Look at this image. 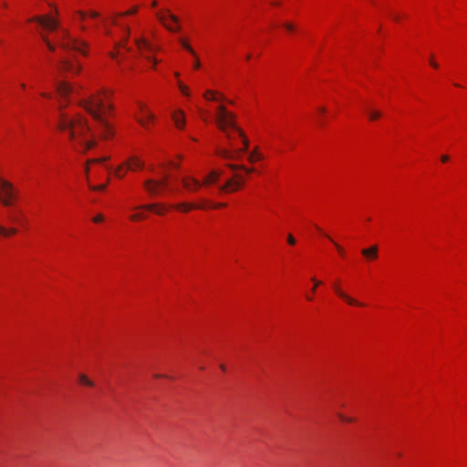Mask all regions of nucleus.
I'll list each match as a JSON object with an SVG mask.
<instances>
[{
    "instance_id": "nucleus-11",
    "label": "nucleus",
    "mask_w": 467,
    "mask_h": 467,
    "mask_svg": "<svg viewBox=\"0 0 467 467\" xmlns=\"http://www.w3.org/2000/svg\"><path fill=\"white\" fill-rule=\"evenodd\" d=\"M157 19L171 32H178L180 30L179 19L172 15L168 9H161L155 14Z\"/></svg>"
},
{
    "instance_id": "nucleus-27",
    "label": "nucleus",
    "mask_w": 467,
    "mask_h": 467,
    "mask_svg": "<svg viewBox=\"0 0 467 467\" xmlns=\"http://www.w3.org/2000/svg\"><path fill=\"white\" fill-rule=\"evenodd\" d=\"M367 114L368 116L369 120L374 121L380 118L381 114L379 111L374 109H368Z\"/></svg>"
},
{
    "instance_id": "nucleus-8",
    "label": "nucleus",
    "mask_w": 467,
    "mask_h": 467,
    "mask_svg": "<svg viewBox=\"0 0 467 467\" xmlns=\"http://www.w3.org/2000/svg\"><path fill=\"white\" fill-rule=\"evenodd\" d=\"M133 115L137 122L146 130H150L155 125L156 115L142 101L136 102Z\"/></svg>"
},
{
    "instance_id": "nucleus-32",
    "label": "nucleus",
    "mask_w": 467,
    "mask_h": 467,
    "mask_svg": "<svg viewBox=\"0 0 467 467\" xmlns=\"http://www.w3.org/2000/svg\"><path fill=\"white\" fill-rule=\"evenodd\" d=\"M287 243L290 245H295L296 243V238L292 234H288V236H287Z\"/></svg>"
},
{
    "instance_id": "nucleus-3",
    "label": "nucleus",
    "mask_w": 467,
    "mask_h": 467,
    "mask_svg": "<svg viewBox=\"0 0 467 467\" xmlns=\"http://www.w3.org/2000/svg\"><path fill=\"white\" fill-rule=\"evenodd\" d=\"M203 98L211 106L208 111L213 110V119L218 128L224 133L229 141V148L222 147L217 150V155L227 161H242L244 157L254 164L263 160V154L257 150L248 153L249 141L243 131L236 126L234 116L223 105V97L221 93L207 90Z\"/></svg>"
},
{
    "instance_id": "nucleus-17",
    "label": "nucleus",
    "mask_w": 467,
    "mask_h": 467,
    "mask_svg": "<svg viewBox=\"0 0 467 467\" xmlns=\"http://www.w3.org/2000/svg\"><path fill=\"white\" fill-rule=\"evenodd\" d=\"M28 85L31 89L45 88V84L38 77H32L28 79Z\"/></svg>"
},
{
    "instance_id": "nucleus-19",
    "label": "nucleus",
    "mask_w": 467,
    "mask_h": 467,
    "mask_svg": "<svg viewBox=\"0 0 467 467\" xmlns=\"http://www.w3.org/2000/svg\"><path fill=\"white\" fill-rule=\"evenodd\" d=\"M17 233V229L14 227L6 228L0 224V236L9 237L15 235Z\"/></svg>"
},
{
    "instance_id": "nucleus-30",
    "label": "nucleus",
    "mask_w": 467,
    "mask_h": 467,
    "mask_svg": "<svg viewBox=\"0 0 467 467\" xmlns=\"http://www.w3.org/2000/svg\"><path fill=\"white\" fill-rule=\"evenodd\" d=\"M268 5L272 8H279L282 6L283 3L280 0H269Z\"/></svg>"
},
{
    "instance_id": "nucleus-12",
    "label": "nucleus",
    "mask_w": 467,
    "mask_h": 467,
    "mask_svg": "<svg viewBox=\"0 0 467 467\" xmlns=\"http://www.w3.org/2000/svg\"><path fill=\"white\" fill-rule=\"evenodd\" d=\"M143 167L144 162L139 157L132 156L114 170V175L118 178H123L128 171L141 170Z\"/></svg>"
},
{
    "instance_id": "nucleus-41",
    "label": "nucleus",
    "mask_w": 467,
    "mask_h": 467,
    "mask_svg": "<svg viewBox=\"0 0 467 467\" xmlns=\"http://www.w3.org/2000/svg\"><path fill=\"white\" fill-rule=\"evenodd\" d=\"M152 7H155L157 5V2L154 0L151 4Z\"/></svg>"
},
{
    "instance_id": "nucleus-22",
    "label": "nucleus",
    "mask_w": 467,
    "mask_h": 467,
    "mask_svg": "<svg viewBox=\"0 0 467 467\" xmlns=\"http://www.w3.org/2000/svg\"><path fill=\"white\" fill-rule=\"evenodd\" d=\"M280 26L284 28L287 33H295L296 30V25L288 21L282 22Z\"/></svg>"
},
{
    "instance_id": "nucleus-40",
    "label": "nucleus",
    "mask_w": 467,
    "mask_h": 467,
    "mask_svg": "<svg viewBox=\"0 0 467 467\" xmlns=\"http://www.w3.org/2000/svg\"><path fill=\"white\" fill-rule=\"evenodd\" d=\"M174 76H175L176 78H179V77H180L179 72H174Z\"/></svg>"
},
{
    "instance_id": "nucleus-10",
    "label": "nucleus",
    "mask_w": 467,
    "mask_h": 467,
    "mask_svg": "<svg viewBox=\"0 0 467 467\" xmlns=\"http://www.w3.org/2000/svg\"><path fill=\"white\" fill-rule=\"evenodd\" d=\"M18 199V190L8 181L0 179V201L4 206H13Z\"/></svg>"
},
{
    "instance_id": "nucleus-34",
    "label": "nucleus",
    "mask_w": 467,
    "mask_h": 467,
    "mask_svg": "<svg viewBox=\"0 0 467 467\" xmlns=\"http://www.w3.org/2000/svg\"><path fill=\"white\" fill-rule=\"evenodd\" d=\"M200 114H201V117H202L204 120H206V119H207L208 117H212L211 115H209L208 111H202V110H201Z\"/></svg>"
},
{
    "instance_id": "nucleus-38",
    "label": "nucleus",
    "mask_w": 467,
    "mask_h": 467,
    "mask_svg": "<svg viewBox=\"0 0 467 467\" xmlns=\"http://www.w3.org/2000/svg\"><path fill=\"white\" fill-rule=\"evenodd\" d=\"M3 6H4V8L7 9L8 8V4L6 2H4L3 3Z\"/></svg>"
},
{
    "instance_id": "nucleus-15",
    "label": "nucleus",
    "mask_w": 467,
    "mask_h": 467,
    "mask_svg": "<svg viewBox=\"0 0 467 467\" xmlns=\"http://www.w3.org/2000/svg\"><path fill=\"white\" fill-rule=\"evenodd\" d=\"M333 290L335 294L341 298L343 301H345L348 305L352 306H364V304L354 297L348 295L346 292H344L339 285V283L336 282L332 285Z\"/></svg>"
},
{
    "instance_id": "nucleus-13",
    "label": "nucleus",
    "mask_w": 467,
    "mask_h": 467,
    "mask_svg": "<svg viewBox=\"0 0 467 467\" xmlns=\"http://www.w3.org/2000/svg\"><path fill=\"white\" fill-rule=\"evenodd\" d=\"M81 69V66L78 60L71 58L69 57H62L57 66V70L59 73L68 74V75H77Z\"/></svg>"
},
{
    "instance_id": "nucleus-9",
    "label": "nucleus",
    "mask_w": 467,
    "mask_h": 467,
    "mask_svg": "<svg viewBox=\"0 0 467 467\" xmlns=\"http://www.w3.org/2000/svg\"><path fill=\"white\" fill-rule=\"evenodd\" d=\"M167 207L164 203H151L144 206L135 207L134 211L129 215V219L133 222H139L146 218L148 212L154 213L158 215L167 213Z\"/></svg>"
},
{
    "instance_id": "nucleus-7",
    "label": "nucleus",
    "mask_w": 467,
    "mask_h": 467,
    "mask_svg": "<svg viewBox=\"0 0 467 467\" xmlns=\"http://www.w3.org/2000/svg\"><path fill=\"white\" fill-rule=\"evenodd\" d=\"M112 167L108 163L107 157L87 161L85 174L88 185L92 191L102 192L108 185V177Z\"/></svg>"
},
{
    "instance_id": "nucleus-20",
    "label": "nucleus",
    "mask_w": 467,
    "mask_h": 467,
    "mask_svg": "<svg viewBox=\"0 0 467 467\" xmlns=\"http://www.w3.org/2000/svg\"><path fill=\"white\" fill-rule=\"evenodd\" d=\"M311 281L314 283V285H313V287H312V289H311V295H306V299L307 301H313V300H314V294L316 293L317 288L320 285H322V282H321V281H319V280H317V278H315V277H312V278H311Z\"/></svg>"
},
{
    "instance_id": "nucleus-28",
    "label": "nucleus",
    "mask_w": 467,
    "mask_h": 467,
    "mask_svg": "<svg viewBox=\"0 0 467 467\" xmlns=\"http://www.w3.org/2000/svg\"><path fill=\"white\" fill-rule=\"evenodd\" d=\"M324 234V236H326L327 238H328V239H329V240L334 244V245L336 246V248H337V253L339 254V255H340L341 257H344V256H345V251H344L343 247H342V246H340V245H339L338 244H337L336 242H334V241L332 240V238H331L329 235L325 234Z\"/></svg>"
},
{
    "instance_id": "nucleus-18",
    "label": "nucleus",
    "mask_w": 467,
    "mask_h": 467,
    "mask_svg": "<svg viewBox=\"0 0 467 467\" xmlns=\"http://www.w3.org/2000/svg\"><path fill=\"white\" fill-rule=\"evenodd\" d=\"M362 254L368 258V259H376L378 257V248L377 246H372V247H369V248H366V249H363L361 251Z\"/></svg>"
},
{
    "instance_id": "nucleus-25",
    "label": "nucleus",
    "mask_w": 467,
    "mask_h": 467,
    "mask_svg": "<svg viewBox=\"0 0 467 467\" xmlns=\"http://www.w3.org/2000/svg\"><path fill=\"white\" fill-rule=\"evenodd\" d=\"M326 112H327V109L325 107H319L317 109V122L319 126H322L324 124L323 117L325 116Z\"/></svg>"
},
{
    "instance_id": "nucleus-5",
    "label": "nucleus",
    "mask_w": 467,
    "mask_h": 467,
    "mask_svg": "<svg viewBox=\"0 0 467 467\" xmlns=\"http://www.w3.org/2000/svg\"><path fill=\"white\" fill-rule=\"evenodd\" d=\"M31 22L35 24L50 51L59 48L68 56L71 54L86 56L88 54L86 42L72 38L66 29L59 26L58 22L53 16H39L34 17Z\"/></svg>"
},
{
    "instance_id": "nucleus-24",
    "label": "nucleus",
    "mask_w": 467,
    "mask_h": 467,
    "mask_svg": "<svg viewBox=\"0 0 467 467\" xmlns=\"http://www.w3.org/2000/svg\"><path fill=\"white\" fill-rule=\"evenodd\" d=\"M179 42L181 46L187 50L192 57H196V53L193 48L190 46V44L183 38H180Z\"/></svg>"
},
{
    "instance_id": "nucleus-21",
    "label": "nucleus",
    "mask_w": 467,
    "mask_h": 467,
    "mask_svg": "<svg viewBox=\"0 0 467 467\" xmlns=\"http://www.w3.org/2000/svg\"><path fill=\"white\" fill-rule=\"evenodd\" d=\"M202 202L205 203L208 206L206 208V210H208V209H221V208H224L226 206V203H224V202L213 203L210 201L205 200V199H202Z\"/></svg>"
},
{
    "instance_id": "nucleus-2",
    "label": "nucleus",
    "mask_w": 467,
    "mask_h": 467,
    "mask_svg": "<svg viewBox=\"0 0 467 467\" xmlns=\"http://www.w3.org/2000/svg\"><path fill=\"white\" fill-rule=\"evenodd\" d=\"M138 6H133L125 13H119L115 16L104 18L100 17V15L96 11H90L89 15L82 11H77L74 15V20L77 22L83 23L88 19L97 21L101 24L105 34L109 36H114L115 33L112 31V27L118 29L119 33V39L115 41L114 50L109 53L112 59L116 60L121 70L125 69V66L122 65L126 55L130 57H135L139 53L144 57L151 68L158 70V64L161 62L158 60L154 54L161 50V45L160 37L153 31H148L141 34L140 36H135L134 45L136 49L133 50L127 47V41L130 36V26L126 22L127 16L137 13Z\"/></svg>"
},
{
    "instance_id": "nucleus-16",
    "label": "nucleus",
    "mask_w": 467,
    "mask_h": 467,
    "mask_svg": "<svg viewBox=\"0 0 467 467\" xmlns=\"http://www.w3.org/2000/svg\"><path fill=\"white\" fill-rule=\"evenodd\" d=\"M171 118L175 128L179 130H185L186 129V114L182 109H174L171 112Z\"/></svg>"
},
{
    "instance_id": "nucleus-23",
    "label": "nucleus",
    "mask_w": 467,
    "mask_h": 467,
    "mask_svg": "<svg viewBox=\"0 0 467 467\" xmlns=\"http://www.w3.org/2000/svg\"><path fill=\"white\" fill-rule=\"evenodd\" d=\"M178 88L182 95L184 97L190 98L191 97V91L190 88L182 81H178Z\"/></svg>"
},
{
    "instance_id": "nucleus-14",
    "label": "nucleus",
    "mask_w": 467,
    "mask_h": 467,
    "mask_svg": "<svg viewBox=\"0 0 467 467\" xmlns=\"http://www.w3.org/2000/svg\"><path fill=\"white\" fill-rule=\"evenodd\" d=\"M167 207V213L171 210H176L180 213H189L192 210L199 209V210H206L208 207L205 203H202V201L199 203H193V202H182L178 203H171V204H164Z\"/></svg>"
},
{
    "instance_id": "nucleus-26",
    "label": "nucleus",
    "mask_w": 467,
    "mask_h": 467,
    "mask_svg": "<svg viewBox=\"0 0 467 467\" xmlns=\"http://www.w3.org/2000/svg\"><path fill=\"white\" fill-rule=\"evenodd\" d=\"M79 384L87 387H93L94 383L84 374H80L78 377Z\"/></svg>"
},
{
    "instance_id": "nucleus-4",
    "label": "nucleus",
    "mask_w": 467,
    "mask_h": 467,
    "mask_svg": "<svg viewBox=\"0 0 467 467\" xmlns=\"http://www.w3.org/2000/svg\"><path fill=\"white\" fill-rule=\"evenodd\" d=\"M255 169H248L244 165H229L230 175L218 170L211 171L201 181L192 174L181 178L183 189L189 192H196L202 186L218 185L220 192H233L239 190L244 183L245 177Z\"/></svg>"
},
{
    "instance_id": "nucleus-39",
    "label": "nucleus",
    "mask_w": 467,
    "mask_h": 467,
    "mask_svg": "<svg viewBox=\"0 0 467 467\" xmlns=\"http://www.w3.org/2000/svg\"><path fill=\"white\" fill-rule=\"evenodd\" d=\"M220 368H221V369H222L223 371H225V366H224L223 364H222V365L220 366Z\"/></svg>"
},
{
    "instance_id": "nucleus-43",
    "label": "nucleus",
    "mask_w": 467,
    "mask_h": 467,
    "mask_svg": "<svg viewBox=\"0 0 467 467\" xmlns=\"http://www.w3.org/2000/svg\"><path fill=\"white\" fill-rule=\"evenodd\" d=\"M245 58L246 60H249L251 58V55H247Z\"/></svg>"
},
{
    "instance_id": "nucleus-33",
    "label": "nucleus",
    "mask_w": 467,
    "mask_h": 467,
    "mask_svg": "<svg viewBox=\"0 0 467 467\" xmlns=\"http://www.w3.org/2000/svg\"><path fill=\"white\" fill-rule=\"evenodd\" d=\"M194 57V59H195V61H194V63H193V69L198 70V69L200 68V67H201V62H200V60L198 59L197 56H196V57Z\"/></svg>"
},
{
    "instance_id": "nucleus-36",
    "label": "nucleus",
    "mask_w": 467,
    "mask_h": 467,
    "mask_svg": "<svg viewBox=\"0 0 467 467\" xmlns=\"http://www.w3.org/2000/svg\"><path fill=\"white\" fill-rule=\"evenodd\" d=\"M441 161L443 163H446L449 161V156L448 155H442L441 158Z\"/></svg>"
},
{
    "instance_id": "nucleus-1",
    "label": "nucleus",
    "mask_w": 467,
    "mask_h": 467,
    "mask_svg": "<svg viewBox=\"0 0 467 467\" xmlns=\"http://www.w3.org/2000/svg\"><path fill=\"white\" fill-rule=\"evenodd\" d=\"M54 92L41 90L39 94L57 102V128L72 148L85 152L94 147L97 135L105 140L113 137L111 91L102 88L80 98L79 89L64 80L54 81Z\"/></svg>"
},
{
    "instance_id": "nucleus-35",
    "label": "nucleus",
    "mask_w": 467,
    "mask_h": 467,
    "mask_svg": "<svg viewBox=\"0 0 467 467\" xmlns=\"http://www.w3.org/2000/svg\"><path fill=\"white\" fill-rule=\"evenodd\" d=\"M430 65H431L432 67H434V68H438V67H439L438 63L434 61L433 57H431V58L430 59Z\"/></svg>"
},
{
    "instance_id": "nucleus-29",
    "label": "nucleus",
    "mask_w": 467,
    "mask_h": 467,
    "mask_svg": "<svg viewBox=\"0 0 467 467\" xmlns=\"http://www.w3.org/2000/svg\"><path fill=\"white\" fill-rule=\"evenodd\" d=\"M337 417L338 419L340 420V421L344 422V423H351L354 421V419L351 418V417H348V416H345L343 415L342 413H338L337 414Z\"/></svg>"
},
{
    "instance_id": "nucleus-42",
    "label": "nucleus",
    "mask_w": 467,
    "mask_h": 467,
    "mask_svg": "<svg viewBox=\"0 0 467 467\" xmlns=\"http://www.w3.org/2000/svg\"><path fill=\"white\" fill-rule=\"evenodd\" d=\"M161 376L160 374H155V375H154V378H155V379H159V378H161Z\"/></svg>"
},
{
    "instance_id": "nucleus-31",
    "label": "nucleus",
    "mask_w": 467,
    "mask_h": 467,
    "mask_svg": "<svg viewBox=\"0 0 467 467\" xmlns=\"http://www.w3.org/2000/svg\"><path fill=\"white\" fill-rule=\"evenodd\" d=\"M92 222L95 223H100L104 222V215L102 213H99V214L95 215L92 218Z\"/></svg>"
},
{
    "instance_id": "nucleus-37",
    "label": "nucleus",
    "mask_w": 467,
    "mask_h": 467,
    "mask_svg": "<svg viewBox=\"0 0 467 467\" xmlns=\"http://www.w3.org/2000/svg\"><path fill=\"white\" fill-rule=\"evenodd\" d=\"M26 86H27V84H26V83H25V82H22V83L20 84V87H21V88H22L23 90H26Z\"/></svg>"
},
{
    "instance_id": "nucleus-6",
    "label": "nucleus",
    "mask_w": 467,
    "mask_h": 467,
    "mask_svg": "<svg viewBox=\"0 0 467 467\" xmlns=\"http://www.w3.org/2000/svg\"><path fill=\"white\" fill-rule=\"evenodd\" d=\"M179 167V161L175 160L167 164L151 167L148 170V176L143 182V188L150 196H163L175 194L180 192L177 177L174 171Z\"/></svg>"
}]
</instances>
